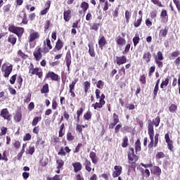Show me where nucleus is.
Returning a JSON list of instances; mask_svg holds the SVG:
<instances>
[{"mask_svg":"<svg viewBox=\"0 0 180 180\" xmlns=\"http://www.w3.org/2000/svg\"><path fill=\"white\" fill-rule=\"evenodd\" d=\"M148 134L150 140L148 147V148H153L154 147V126L151 120L148 121Z\"/></svg>","mask_w":180,"mask_h":180,"instance_id":"f257e3e1","label":"nucleus"},{"mask_svg":"<svg viewBox=\"0 0 180 180\" xmlns=\"http://www.w3.org/2000/svg\"><path fill=\"white\" fill-rule=\"evenodd\" d=\"M8 30L11 33H14V34H17L18 37H20L22 34H23V32H25V29H23V27H15V26L9 27Z\"/></svg>","mask_w":180,"mask_h":180,"instance_id":"f03ea898","label":"nucleus"},{"mask_svg":"<svg viewBox=\"0 0 180 180\" xmlns=\"http://www.w3.org/2000/svg\"><path fill=\"white\" fill-rule=\"evenodd\" d=\"M13 70V66L12 65H10L9 66H6V63H4L1 67V71L2 72H4V77L5 78H8V77L11 75V72H12Z\"/></svg>","mask_w":180,"mask_h":180,"instance_id":"7ed1b4c3","label":"nucleus"},{"mask_svg":"<svg viewBox=\"0 0 180 180\" xmlns=\"http://www.w3.org/2000/svg\"><path fill=\"white\" fill-rule=\"evenodd\" d=\"M49 78H51L52 81H58V79H60V76L54 72H49L45 77V79H49Z\"/></svg>","mask_w":180,"mask_h":180,"instance_id":"20e7f679","label":"nucleus"},{"mask_svg":"<svg viewBox=\"0 0 180 180\" xmlns=\"http://www.w3.org/2000/svg\"><path fill=\"white\" fill-rule=\"evenodd\" d=\"M129 150H130V152L128 154V158L129 161H133L134 162H136V161L139 160V156L134 154V148H129Z\"/></svg>","mask_w":180,"mask_h":180,"instance_id":"39448f33","label":"nucleus"},{"mask_svg":"<svg viewBox=\"0 0 180 180\" xmlns=\"http://www.w3.org/2000/svg\"><path fill=\"white\" fill-rule=\"evenodd\" d=\"M115 61L117 65H123V64H126V63H127V58L124 56H116Z\"/></svg>","mask_w":180,"mask_h":180,"instance_id":"423d86ee","label":"nucleus"},{"mask_svg":"<svg viewBox=\"0 0 180 180\" xmlns=\"http://www.w3.org/2000/svg\"><path fill=\"white\" fill-rule=\"evenodd\" d=\"M33 56L36 61H40L43 57V55L41 54V48L36 49L33 53Z\"/></svg>","mask_w":180,"mask_h":180,"instance_id":"0eeeda50","label":"nucleus"},{"mask_svg":"<svg viewBox=\"0 0 180 180\" xmlns=\"http://www.w3.org/2000/svg\"><path fill=\"white\" fill-rule=\"evenodd\" d=\"M1 116L3 117L6 120H11V115H9V111H8V108H4L1 110Z\"/></svg>","mask_w":180,"mask_h":180,"instance_id":"6e6552de","label":"nucleus"},{"mask_svg":"<svg viewBox=\"0 0 180 180\" xmlns=\"http://www.w3.org/2000/svg\"><path fill=\"white\" fill-rule=\"evenodd\" d=\"M106 39L105 38V36L100 35L99 39H98V46L101 49V50H103V46L106 44Z\"/></svg>","mask_w":180,"mask_h":180,"instance_id":"1a4fd4ad","label":"nucleus"},{"mask_svg":"<svg viewBox=\"0 0 180 180\" xmlns=\"http://www.w3.org/2000/svg\"><path fill=\"white\" fill-rule=\"evenodd\" d=\"M84 162L83 165L85 167V169L87 170L88 172H91L92 171V167H91V163L90 160H88V159L84 158Z\"/></svg>","mask_w":180,"mask_h":180,"instance_id":"9d476101","label":"nucleus"},{"mask_svg":"<svg viewBox=\"0 0 180 180\" xmlns=\"http://www.w3.org/2000/svg\"><path fill=\"white\" fill-rule=\"evenodd\" d=\"M89 47V53L91 57H95V49L94 48V43L89 42L88 44Z\"/></svg>","mask_w":180,"mask_h":180,"instance_id":"9b49d317","label":"nucleus"},{"mask_svg":"<svg viewBox=\"0 0 180 180\" xmlns=\"http://www.w3.org/2000/svg\"><path fill=\"white\" fill-rule=\"evenodd\" d=\"M105 105V101L103 98H100L99 103H96L95 104H92V106H94V109H101L102 107Z\"/></svg>","mask_w":180,"mask_h":180,"instance_id":"f8f14e48","label":"nucleus"},{"mask_svg":"<svg viewBox=\"0 0 180 180\" xmlns=\"http://www.w3.org/2000/svg\"><path fill=\"white\" fill-rule=\"evenodd\" d=\"M63 19L65 22H70L71 19V11H66L63 13Z\"/></svg>","mask_w":180,"mask_h":180,"instance_id":"ddd939ff","label":"nucleus"},{"mask_svg":"<svg viewBox=\"0 0 180 180\" xmlns=\"http://www.w3.org/2000/svg\"><path fill=\"white\" fill-rule=\"evenodd\" d=\"M75 172H78L82 169V165L80 162H75L72 164Z\"/></svg>","mask_w":180,"mask_h":180,"instance_id":"4468645a","label":"nucleus"},{"mask_svg":"<svg viewBox=\"0 0 180 180\" xmlns=\"http://www.w3.org/2000/svg\"><path fill=\"white\" fill-rule=\"evenodd\" d=\"M89 157L93 164H95V165H96V164H98V158H96V153H95L94 152H91Z\"/></svg>","mask_w":180,"mask_h":180,"instance_id":"2eb2a0df","label":"nucleus"},{"mask_svg":"<svg viewBox=\"0 0 180 180\" xmlns=\"http://www.w3.org/2000/svg\"><path fill=\"white\" fill-rule=\"evenodd\" d=\"M65 62H66V65L68 68H70V65H71V53L68 52L66 53Z\"/></svg>","mask_w":180,"mask_h":180,"instance_id":"dca6fc26","label":"nucleus"},{"mask_svg":"<svg viewBox=\"0 0 180 180\" xmlns=\"http://www.w3.org/2000/svg\"><path fill=\"white\" fill-rule=\"evenodd\" d=\"M36 39H39V32H32L30 35V41H34Z\"/></svg>","mask_w":180,"mask_h":180,"instance_id":"f3484780","label":"nucleus"},{"mask_svg":"<svg viewBox=\"0 0 180 180\" xmlns=\"http://www.w3.org/2000/svg\"><path fill=\"white\" fill-rule=\"evenodd\" d=\"M14 120H15V122H17V123H19V122L22 120V112L17 111L14 116Z\"/></svg>","mask_w":180,"mask_h":180,"instance_id":"a211bd4d","label":"nucleus"},{"mask_svg":"<svg viewBox=\"0 0 180 180\" xmlns=\"http://www.w3.org/2000/svg\"><path fill=\"white\" fill-rule=\"evenodd\" d=\"M116 41H117V44H118L119 46H123V44H124V43H126V40L123 38H122V37L118 36L116 39H115Z\"/></svg>","mask_w":180,"mask_h":180,"instance_id":"6ab92c4d","label":"nucleus"},{"mask_svg":"<svg viewBox=\"0 0 180 180\" xmlns=\"http://www.w3.org/2000/svg\"><path fill=\"white\" fill-rule=\"evenodd\" d=\"M153 174L160 176L161 175V169L158 166H154L153 168Z\"/></svg>","mask_w":180,"mask_h":180,"instance_id":"aec40b11","label":"nucleus"},{"mask_svg":"<svg viewBox=\"0 0 180 180\" xmlns=\"http://www.w3.org/2000/svg\"><path fill=\"white\" fill-rule=\"evenodd\" d=\"M143 58L145 59L146 63H150L151 60V53H150V52L145 53Z\"/></svg>","mask_w":180,"mask_h":180,"instance_id":"412c9836","label":"nucleus"},{"mask_svg":"<svg viewBox=\"0 0 180 180\" xmlns=\"http://www.w3.org/2000/svg\"><path fill=\"white\" fill-rule=\"evenodd\" d=\"M135 151H141V143L140 142V139H137L135 143Z\"/></svg>","mask_w":180,"mask_h":180,"instance_id":"4be33fe9","label":"nucleus"},{"mask_svg":"<svg viewBox=\"0 0 180 180\" xmlns=\"http://www.w3.org/2000/svg\"><path fill=\"white\" fill-rule=\"evenodd\" d=\"M160 16L161 18H162V19H164V22H167V19H168V14L167 13L166 10H162L161 13H160Z\"/></svg>","mask_w":180,"mask_h":180,"instance_id":"5701e85b","label":"nucleus"},{"mask_svg":"<svg viewBox=\"0 0 180 180\" xmlns=\"http://www.w3.org/2000/svg\"><path fill=\"white\" fill-rule=\"evenodd\" d=\"M84 86L85 94H88V91H89V89L91 88V82L86 81L84 82Z\"/></svg>","mask_w":180,"mask_h":180,"instance_id":"b1692460","label":"nucleus"},{"mask_svg":"<svg viewBox=\"0 0 180 180\" xmlns=\"http://www.w3.org/2000/svg\"><path fill=\"white\" fill-rule=\"evenodd\" d=\"M39 71V68H33V64H31V68L30 69V74L32 75H37Z\"/></svg>","mask_w":180,"mask_h":180,"instance_id":"393cba45","label":"nucleus"},{"mask_svg":"<svg viewBox=\"0 0 180 180\" xmlns=\"http://www.w3.org/2000/svg\"><path fill=\"white\" fill-rule=\"evenodd\" d=\"M16 37H13V36H9L8 39V43H11V44H13V46H15V44H16Z\"/></svg>","mask_w":180,"mask_h":180,"instance_id":"a878e982","label":"nucleus"},{"mask_svg":"<svg viewBox=\"0 0 180 180\" xmlns=\"http://www.w3.org/2000/svg\"><path fill=\"white\" fill-rule=\"evenodd\" d=\"M168 34V29L165 28L164 30H161L159 33L160 37H166Z\"/></svg>","mask_w":180,"mask_h":180,"instance_id":"bb28decb","label":"nucleus"},{"mask_svg":"<svg viewBox=\"0 0 180 180\" xmlns=\"http://www.w3.org/2000/svg\"><path fill=\"white\" fill-rule=\"evenodd\" d=\"M139 41H140V36H139V34H136L135 37L133 38V43H134V47H136L139 44Z\"/></svg>","mask_w":180,"mask_h":180,"instance_id":"cd10ccee","label":"nucleus"},{"mask_svg":"<svg viewBox=\"0 0 180 180\" xmlns=\"http://www.w3.org/2000/svg\"><path fill=\"white\" fill-rule=\"evenodd\" d=\"M56 49L57 50H61V49H63V41L61 39H58L56 45Z\"/></svg>","mask_w":180,"mask_h":180,"instance_id":"c85d7f7f","label":"nucleus"},{"mask_svg":"<svg viewBox=\"0 0 180 180\" xmlns=\"http://www.w3.org/2000/svg\"><path fill=\"white\" fill-rule=\"evenodd\" d=\"M151 122H152L153 124H154L156 127H158V126H160V122H161V120H160V117H156L155 118V120H153Z\"/></svg>","mask_w":180,"mask_h":180,"instance_id":"c756f323","label":"nucleus"},{"mask_svg":"<svg viewBox=\"0 0 180 180\" xmlns=\"http://www.w3.org/2000/svg\"><path fill=\"white\" fill-rule=\"evenodd\" d=\"M101 24L99 23H94L91 27H90V30H94V32H98L99 30V26Z\"/></svg>","mask_w":180,"mask_h":180,"instance_id":"7c9ffc66","label":"nucleus"},{"mask_svg":"<svg viewBox=\"0 0 180 180\" xmlns=\"http://www.w3.org/2000/svg\"><path fill=\"white\" fill-rule=\"evenodd\" d=\"M41 117H36L33 119L32 125L37 126V123H39V122H41Z\"/></svg>","mask_w":180,"mask_h":180,"instance_id":"2f4dec72","label":"nucleus"},{"mask_svg":"<svg viewBox=\"0 0 180 180\" xmlns=\"http://www.w3.org/2000/svg\"><path fill=\"white\" fill-rule=\"evenodd\" d=\"M176 109H178V107L175 104H172L169 107V110L171 112V113H175V112H176Z\"/></svg>","mask_w":180,"mask_h":180,"instance_id":"473e14b6","label":"nucleus"},{"mask_svg":"<svg viewBox=\"0 0 180 180\" xmlns=\"http://www.w3.org/2000/svg\"><path fill=\"white\" fill-rule=\"evenodd\" d=\"M41 94H47L49 93V84H45L41 90Z\"/></svg>","mask_w":180,"mask_h":180,"instance_id":"72a5a7b5","label":"nucleus"},{"mask_svg":"<svg viewBox=\"0 0 180 180\" xmlns=\"http://www.w3.org/2000/svg\"><path fill=\"white\" fill-rule=\"evenodd\" d=\"M169 84V79L167 78L165 80H163L160 84V88L163 89L164 86H167Z\"/></svg>","mask_w":180,"mask_h":180,"instance_id":"f704fd0d","label":"nucleus"},{"mask_svg":"<svg viewBox=\"0 0 180 180\" xmlns=\"http://www.w3.org/2000/svg\"><path fill=\"white\" fill-rule=\"evenodd\" d=\"M128 141H129V138L127 136H125L123 139V143L122 144V147H123V148H126V147H127L128 146Z\"/></svg>","mask_w":180,"mask_h":180,"instance_id":"c9c22d12","label":"nucleus"},{"mask_svg":"<svg viewBox=\"0 0 180 180\" xmlns=\"http://www.w3.org/2000/svg\"><path fill=\"white\" fill-rule=\"evenodd\" d=\"M81 8L83 11H88V8H89V4L88 3L83 1L81 5Z\"/></svg>","mask_w":180,"mask_h":180,"instance_id":"e433bc0d","label":"nucleus"},{"mask_svg":"<svg viewBox=\"0 0 180 180\" xmlns=\"http://www.w3.org/2000/svg\"><path fill=\"white\" fill-rule=\"evenodd\" d=\"M158 57L155 58V60L162 61L164 60V56H162V51H158L157 53Z\"/></svg>","mask_w":180,"mask_h":180,"instance_id":"4c0bfd02","label":"nucleus"},{"mask_svg":"<svg viewBox=\"0 0 180 180\" xmlns=\"http://www.w3.org/2000/svg\"><path fill=\"white\" fill-rule=\"evenodd\" d=\"M56 162L58 164V169H60L64 166V161L63 160H58Z\"/></svg>","mask_w":180,"mask_h":180,"instance_id":"58836bf2","label":"nucleus"},{"mask_svg":"<svg viewBox=\"0 0 180 180\" xmlns=\"http://www.w3.org/2000/svg\"><path fill=\"white\" fill-rule=\"evenodd\" d=\"M151 2L154 4V5H157L160 8H162V4L160 1V0H151Z\"/></svg>","mask_w":180,"mask_h":180,"instance_id":"ea45409f","label":"nucleus"},{"mask_svg":"<svg viewBox=\"0 0 180 180\" xmlns=\"http://www.w3.org/2000/svg\"><path fill=\"white\" fill-rule=\"evenodd\" d=\"M112 117H113V122L117 124V123H119V122H120L119 116L117 115L116 113H114L112 115Z\"/></svg>","mask_w":180,"mask_h":180,"instance_id":"a19ab883","label":"nucleus"},{"mask_svg":"<svg viewBox=\"0 0 180 180\" xmlns=\"http://www.w3.org/2000/svg\"><path fill=\"white\" fill-rule=\"evenodd\" d=\"M165 157V155L162 152H159L156 154V158L157 160H160L161 158H164Z\"/></svg>","mask_w":180,"mask_h":180,"instance_id":"79ce46f5","label":"nucleus"},{"mask_svg":"<svg viewBox=\"0 0 180 180\" xmlns=\"http://www.w3.org/2000/svg\"><path fill=\"white\" fill-rule=\"evenodd\" d=\"M157 13L158 12L156 10L152 11L150 14L151 19H155V18H157Z\"/></svg>","mask_w":180,"mask_h":180,"instance_id":"37998d69","label":"nucleus"},{"mask_svg":"<svg viewBox=\"0 0 180 180\" xmlns=\"http://www.w3.org/2000/svg\"><path fill=\"white\" fill-rule=\"evenodd\" d=\"M114 169L116 172L122 174V171L123 168L122 167V166H115Z\"/></svg>","mask_w":180,"mask_h":180,"instance_id":"c03bdc74","label":"nucleus"},{"mask_svg":"<svg viewBox=\"0 0 180 180\" xmlns=\"http://www.w3.org/2000/svg\"><path fill=\"white\" fill-rule=\"evenodd\" d=\"M155 63L157 64L159 68H162V67H164L162 62L161 60H158V59H155Z\"/></svg>","mask_w":180,"mask_h":180,"instance_id":"a18cd8bd","label":"nucleus"},{"mask_svg":"<svg viewBox=\"0 0 180 180\" xmlns=\"http://www.w3.org/2000/svg\"><path fill=\"white\" fill-rule=\"evenodd\" d=\"M16 77H18V75H14L11 77L10 84H11V85H13V84H15V82L16 81Z\"/></svg>","mask_w":180,"mask_h":180,"instance_id":"49530a36","label":"nucleus"},{"mask_svg":"<svg viewBox=\"0 0 180 180\" xmlns=\"http://www.w3.org/2000/svg\"><path fill=\"white\" fill-rule=\"evenodd\" d=\"M174 5H176V8L178 11H180V1L179 0H173Z\"/></svg>","mask_w":180,"mask_h":180,"instance_id":"de8ad7c7","label":"nucleus"},{"mask_svg":"<svg viewBox=\"0 0 180 180\" xmlns=\"http://www.w3.org/2000/svg\"><path fill=\"white\" fill-rule=\"evenodd\" d=\"M96 86L99 89H102L103 88V82L102 80H99L96 84Z\"/></svg>","mask_w":180,"mask_h":180,"instance_id":"09e8293b","label":"nucleus"},{"mask_svg":"<svg viewBox=\"0 0 180 180\" xmlns=\"http://www.w3.org/2000/svg\"><path fill=\"white\" fill-rule=\"evenodd\" d=\"M27 153L28 154H30V155H33V153H34V146H30Z\"/></svg>","mask_w":180,"mask_h":180,"instance_id":"8fccbe9b","label":"nucleus"},{"mask_svg":"<svg viewBox=\"0 0 180 180\" xmlns=\"http://www.w3.org/2000/svg\"><path fill=\"white\" fill-rule=\"evenodd\" d=\"M67 139H68V141H72V140H74V136H72L71 132L68 133Z\"/></svg>","mask_w":180,"mask_h":180,"instance_id":"3c124183","label":"nucleus"},{"mask_svg":"<svg viewBox=\"0 0 180 180\" xmlns=\"http://www.w3.org/2000/svg\"><path fill=\"white\" fill-rule=\"evenodd\" d=\"M158 89H159V86H155L154 90H153V98H155L157 96V94H158Z\"/></svg>","mask_w":180,"mask_h":180,"instance_id":"603ef678","label":"nucleus"},{"mask_svg":"<svg viewBox=\"0 0 180 180\" xmlns=\"http://www.w3.org/2000/svg\"><path fill=\"white\" fill-rule=\"evenodd\" d=\"M1 132L0 135L1 136H5V134H6V131L8 130V128H6L5 127H1Z\"/></svg>","mask_w":180,"mask_h":180,"instance_id":"864d4df0","label":"nucleus"},{"mask_svg":"<svg viewBox=\"0 0 180 180\" xmlns=\"http://www.w3.org/2000/svg\"><path fill=\"white\" fill-rule=\"evenodd\" d=\"M125 19L127 23H129V20L130 19V12H129V11H125Z\"/></svg>","mask_w":180,"mask_h":180,"instance_id":"5fc2aeb1","label":"nucleus"},{"mask_svg":"<svg viewBox=\"0 0 180 180\" xmlns=\"http://www.w3.org/2000/svg\"><path fill=\"white\" fill-rule=\"evenodd\" d=\"M92 116L91 115V112H87L84 114V117L86 120H89Z\"/></svg>","mask_w":180,"mask_h":180,"instance_id":"6e6d98bb","label":"nucleus"},{"mask_svg":"<svg viewBox=\"0 0 180 180\" xmlns=\"http://www.w3.org/2000/svg\"><path fill=\"white\" fill-rule=\"evenodd\" d=\"M22 23L27 25V15H26V13H24Z\"/></svg>","mask_w":180,"mask_h":180,"instance_id":"4d7b16f0","label":"nucleus"},{"mask_svg":"<svg viewBox=\"0 0 180 180\" xmlns=\"http://www.w3.org/2000/svg\"><path fill=\"white\" fill-rule=\"evenodd\" d=\"M32 139V135L30 134H26L25 136H24V141H29Z\"/></svg>","mask_w":180,"mask_h":180,"instance_id":"13d9d810","label":"nucleus"},{"mask_svg":"<svg viewBox=\"0 0 180 180\" xmlns=\"http://www.w3.org/2000/svg\"><path fill=\"white\" fill-rule=\"evenodd\" d=\"M46 46L49 49V50H51V49H53V46H51V41H50L49 39H46Z\"/></svg>","mask_w":180,"mask_h":180,"instance_id":"bf43d9fd","label":"nucleus"},{"mask_svg":"<svg viewBox=\"0 0 180 180\" xmlns=\"http://www.w3.org/2000/svg\"><path fill=\"white\" fill-rule=\"evenodd\" d=\"M167 144L169 150H170V151H172L174 148V146L172 145V141H171L170 142H167Z\"/></svg>","mask_w":180,"mask_h":180,"instance_id":"052dcab7","label":"nucleus"},{"mask_svg":"<svg viewBox=\"0 0 180 180\" xmlns=\"http://www.w3.org/2000/svg\"><path fill=\"white\" fill-rule=\"evenodd\" d=\"M141 25V18L138 19L135 22H134V27H139Z\"/></svg>","mask_w":180,"mask_h":180,"instance_id":"680f3d73","label":"nucleus"},{"mask_svg":"<svg viewBox=\"0 0 180 180\" xmlns=\"http://www.w3.org/2000/svg\"><path fill=\"white\" fill-rule=\"evenodd\" d=\"M58 155H63L65 156L67 153H65V151L64 150V149L62 148L61 149H60L59 152H58Z\"/></svg>","mask_w":180,"mask_h":180,"instance_id":"e2e57ef3","label":"nucleus"},{"mask_svg":"<svg viewBox=\"0 0 180 180\" xmlns=\"http://www.w3.org/2000/svg\"><path fill=\"white\" fill-rule=\"evenodd\" d=\"M120 129H122V124H117L115 129V133H119Z\"/></svg>","mask_w":180,"mask_h":180,"instance_id":"0e129e2a","label":"nucleus"},{"mask_svg":"<svg viewBox=\"0 0 180 180\" xmlns=\"http://www.w3.org/2000/svg\"><path fill=\"white\" fill-rule=\"evenodd\" d=\"M30 176V174L26 172L22 173V178H24L25 180L27 179Z\"/></svg>","mask_w":180,"mask_h":180,"instance_id":"69168bd1","label":"nucleus"},{"mask_svg":"<svg viewBox=\"0 0 180 180\" xmlns=\"http://www.w3.org/2000/svg\"><path fill=\"white\" fill-rule=\"evenodd\" d=\"M140 82H141V84H146V76L144 75L141 77Z\"/></svg>","mask_w":180,"mask_h":180,"instance_id":"338daca9","label":"nucleus"},{"mask_svg":"<svg viewBox=\"0 0 180 180\" xmlns=\"http://www.w3.org/2000/svg\"><path fill=\"white\" fill-rule=\"evenodd\" d=\"M178 56H179V52L178 51L172 53V57H178Z\"/></svg>","mask_w":180,"mask_h":180,"instance_id":"774afa93","label":"nucleus"}]
</instances>
